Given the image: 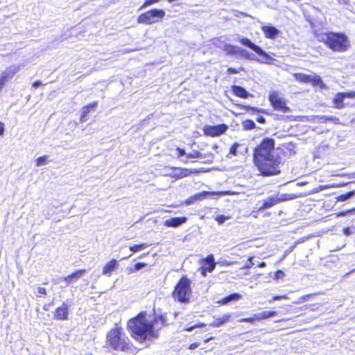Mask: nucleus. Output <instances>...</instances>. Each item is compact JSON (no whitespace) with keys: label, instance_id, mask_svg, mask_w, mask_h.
<instances>
[{"label":"nucleus","instance_id":"f257e3e1","mask_svg":"<svg viewBox=\"0 0 355 355\" xmlns=\"http://www.w3.org/2000/svg\"><path fill=\"white\" fill-rule=\"evenodd\" d=\"M252 162L263 177L278 175L283 164L281 155L275 152V141L266 137L257 144L252 150Z\"/></svg>","mask_w":355,"mask_h":355},{"label":"nucleus","instance_id":"f03ea898","mask_svg":"<svg viewBox=\"0 0 355 355\" xmlns=\"http://www.w3.org/2000/svg\"><path fill=\"white\" fill-rule=\"evenodd\" d=\"M168 325L165 315H156L151 320H148L146 312L141 311L136 316L128 320L127 329L135 340L143 343L147 340L158 338L159 331Z\"/></svg>","mask_w":355,"mask_h":355},{"label":"nucleus","instance_id":"7ed1b4c3","mask_svg":"<svg viewBox=\"0 0 355 355\" xmlns=\"http://www.w3.org/2000/svg\"><path fill=\"white\" fill-rule=\"evenodd\" d=\"M105 347L110 351L122 352L125 354L135 355L139 349L137 348L123 327L116 324L106 334Z\"/></svg>","mask_w":355,"mask_h":355},{"label":"nucleus","instance_id":"20e7f679","mask_svg":"<svg viewBox=\"0 0 355 355\" xmlns=\"http://www.w3.org/2000/svg\"><path fill=\"white\" fill-rule=\"evenodd\" d=\"M320 40L327 48L334 52H345L351 46L348 37L342 32L328 31Z\"/></svg>","mask_w":355,"mask_h":355},{"label":"nucleus","instance_id":"39448f33","mask_svg":"<svg viewBox=\"0 0 355 355\" xmlns=\"http://www.w3.org/2000/svg\"><path fill=\"white\" fill-rule=\"evenodd\" d=\"M175 301L187 304L192 295L191 280L185 275H182L171 293Z\"/></svg>","mask_w":355,"mask_h":355},{"label":"nucleus","instance_id":"423d86ee","mask_svg":"<svg viewBox=\"0 0 355 355\" xmlns=\"http://www.w3.org/2000/svg\"><path fill=\"white\" fill-rule=\"evenodd\" d=\"M165 17L162 9L153 8L140 14L137 19L138 24L151 25L161 21Z\"/></svg>","mask_w":355,"mask_h":355},{"label":"nucleus","instance_id":"0eeeda50","mask_svg":"<svg viewBox=\"0 0 355 355\" xmlns=\"http://www.w3.org/2000/svg\"><path fill=\"white\" fill-rule=\"evenodd\" d=\"M293 77L300 83H310L313 87H318L320 89H326L327 88L322 78L317 74L309 75L304 73H293Z\"/></svg>","mask_w":355,"mask_h":355},{"label":"nucleus","instance_id":"6e6552de","mask_svg":"<svg viewBox=\"0 0 355 355\" xmlns=\"http://www.w3.org/2000/svg\"><path fill=\"white\" fill-rule=\"evenodd\" d=\"M268 98L274 110L283 113H288L291 112V109L287 105L286 100L282 97L278 92H270Z\"/></svg>","mask_w":355,"mask_h":355},{"label":"nucleus","instance_id":"1a4fd4ad","mask_svg":"<svg viewBox=\"0 0 355 355\" xmlns=\"http://www.w3.org/2000/svg\"><path fill=\"white\" fill-rule=\"evenodd\" d=\"M239 42L242 45L250 49L256 54L261 58V62L265 64H271L274 59L265 51H263L260 46L253 43L248 37H240Z\"/></svg>","mask_w":355,"mask_h":355},{"label":"nucleus","instance_id":"9d476101","mask_svg":"<svg viewBox=\"0 0 355 355\" xmlns=\"http://www.w3.org/2000/svg\"><path fill=\"white\" fill-rule=\"evenodd\" d=\"M297 196L293 194L283 193L281 195H275L269 196L265 200H263L262 205L259 208V210H263L270 208L282 202L293 200Z\"/></svg>","mask_w":355,"mask_h":355},{"label":"nucleus","instance_id":"9b49d317","mask_svg":"<svg viewBox=\"0 0 355 355\" xmlns=\"http://www.w3.org/2000/svg\"><path fill=\"white\" fill-rule=\"evenodd\" d=\"M228 128L229 127L227 124L221 123L216 125H205L202 128V131L205 136L216 137L225 133Z\"/></svg>","mask_w":355,"mask_h":355},{"label":"nucleus","instance_id":"f8f14e48","mask_svg":"<svg viewBox=\"0 0 355 355\" xmlns=\"http://www.w3.org/2000/svg\"><path fill=\"white\" fill-rule=\"evenodd\" d=\"M345 98H355V91L337 93L332 101L334 107L337 109L344 108L347 106L344 103Z\"/></svg>","mask_w":355,"mask_h":355},{"label":"nucleus","instance_id":"ddd939ff","mask_svg":"<svg viewBox=\"0 0 355 355\" xmlns=\"http://www.w3.org/2000/svg\"><path fill=\"white\" fill-rule=\"evenodd\" d=\"M200 264L198 271L203 277H205L207 272H212L216 267L214 256L209 254L207 257L201 259Z\"/></svg>","mask_w":355,"mask_h":355},{"label":"nucleus","instance_id":"4468645a","mask_svg":"<svg viewBox=\"0 0 355 355\" xmlns=\"http://www.w3.org/2000/svg\"><path fill=\"white\" fill-rule=\"evenodd\" d=\"M19 71V65H12L7 67L0 75V87L2 89L6 83L11 79Z\"/></svg>","mask_w":355,"mask_h":355},{"label":"nucleus","instance_id":"2eb2a0df","mask_svg":"<svg viewBox=\"0 0 355 355\" xmlns=\"http://www.w3.org/2000/svg\"><path fill=\"white\" fill-rule=\"evenodd\" d=\"M69 306L67 303L63 302L55 309L53 315L55 320L64 321L69 319Z\"/></svg>","mask_w":355,"mask_h":355},{"label":"nucleus","instance_id":"dca6fc26","mask_svg":"<svg viewBox=\"0 0 355 355\" xmlns=\"http://www.w3.org/2000/svg\"><path fill=\"white\" fill-rule=\"evenodd\" d=\"M191 169L181 168V167H172L169 176L176 180L187 177L193 173Z\"/></svg>","mask_w":355,"mask_h":355},{"label":"nucleus","instance_id":"f3484780","mask_svg":"<svg viewBox=\"0 0 355 355\" xmlns=\"http://www.w3.org/2000/svg\"><path fill=\"white\" fill-rule=\"evenodd\" d=\"M223 50L225 53L228 55H234L236 54H240L245 58H249V53L247 51L244 49H239V48L236 46L226 44L224 45Z\"/></svg>","mask_w":355,"mask_h":355},{"label":"nucleus","instance_id":"a211bd4d","mask_svg":"<svg viewBox=\"0 0 355 355\" xmlns=\"http://www.w3.org/2000/svg\"><path fill=\"white\" fill-rule=\"evenodd\" d=\"M261 29L264 36L270 40L275 39L280 33V31L277 28L271 25L262 26Z\"/></svg>","mask_w":355,"mask_h":355},{"label":"nucleus","instance_id":"6ab92c4d","mask_svg":"<svg viewBox=\"0 0 355 355\" xmlns=\"http://www.w3.org/2000/svg\"><path fill=\"white\" fill-rule=\"evenodd\" d=\"M86 269H78L71 273L70 275L63 277V280L67 284L76 282L79 278H80L85 272Z\"/></svg>","mask_w":355,"mask_h":355},{"label":"nucleus","instance_id":"aec40b11","mask_svg":"<svg viewBox=\"0 0 355 355\" xmlns=\"http://www.w3.org/2000/svg\"><path fill=\"white\" fill-rule=\"evenodd\" d=\"M98 105V102H92L82 107L81 115L80 117V122H85L87 119V115L90 112L94 111Z\"/></svg>","mask_w":355,"mask_h":355},{"label":"nucleus","instance_id":"412c9836","mask_svg":"<svg viewBox=\"0 0 355 355\" xmlns=\"http://www.w3.org/2000/svg\"><path fill=\"white\" fill-rule=\"evenodd\" d=\"M187 218L185 216L182 217H173L166 220L164 222V225L166 227H177L187 221Z\"/></svg>","mask_w":355,"mask_h":355},{"label":"nucleus","instance_id":"4be33fe9","mask_svg":"<svg viewBox=\"0 0 355 355\" xmlns=\"http://www.w3.org/2000/svg\"><path fill=\"white\" fill-rule=\"evenodd\" d=\"M227 191H203L201 192H199L198 193H196L193 195L194 199L196 200V201L202 200L207 197L213 196L215 195H226L227 194Z\"/></svg>","mask_w":355,"mask_h":355},{"label":"nucleus","instance_id":"5701e85b","mask_svg":"<svg viewBox=\"0 0 355 355\" xmlns=\"http://www.w3.org/2000/svg\"><path fill=\"white\" fill-rule=\"evenodd\" d=\"M118 266V261L114 259H112L104 265L102 272L105 275L110 276Z\"/></svg>","mask_w":355,"mask_h":355},{"label":"nucleus","instance_id":"b1692460","mask_svg":"<svg viewBox=\"0 0 355 355\" xmlns=\"http://www.w3.org/2000/svg\"><path fill=\"white\" fill-rule=\"evenodd\" d=\"M232 91L234 96L241 98H248L252 95L243 87L239 85H232L231 87Z\"/></svg>","mask_w":355,"mask_h":355},{"label":"nucleus","instance_id":"393cba45","mask_svg":"<svg viewBox=\"0 0 355 355\" xmlns=\"http://www.w3.org/2000/svg\"><path fill=\"white\" fill-rule=\"evenodd\" d=\"M231 318V314H225L220 317L216 318L211 323L209 324V326L212 327H218L229 322Z\"/></svg>","mask_w":355,"mask_h":355},{"label":"nucleus","instance_id":"a878e982","mask_svg":"<svg viewBox=\"0 0 355 355\" xmlns=\"http://www.w3.org/2000/svg\"><path fill=\"white\" fill-rule=\"evenodd\" d=\"M241 298V295L237 293L230 294L225 296L218 301V303L220 305H225L232 300H239Z\"/></svg>","mask_w":355,"mask_h":355},{"label":"nucleus","instance_id":"bb28decb","mask_svg":"<svg viewBox=\"0 0 355 355\" xmlns=\"http://www.w3.org/2000/svg\"><path fill=\"white\" fill-rule=\"evenodd\" d=\"M256 315L257 318V321H261L276 316L277 315V311H264L261 313H256Z\"/></svg>","mask_w":355,"mask_h":355},{"label":"nucleus","instance_id":"cd10ccee","mask_svg":"<svg viewBox=\"0 0 355 355\" xmlns=\"http://www.w3.org/2000/svg\"><path fill=\"white\" fill-rule=\"evenodd\" d=\"M237 107L241 110H244L245 111H251L254 113H263V114H268L266 110L263 109H259L255 107H252L248 105H243V104H238Z\"/></svg>","mask_w":355,"mask_h":355},{"label":"nucleus","instance_id":"c85d7f7f","mask_svg":"<svg viewBox=\"0 0 355 355\" xmlns=\"http://www.w3.org/2000/svg\"><path fill=\"white\" fill-rule=\"evenodd\" d=\"M242 127L245 130H250L254 129L256 125L252 119H245L242 122Z\"/></svg>","mask_w":355,"mask_h":355},{"label":"nucleus","instance_id":"c756f323","mask_svg":"<svg viewBox=\"0 0 355 355\" xmlns=\"http://www.w3.org/2000/svg\"><path fill=\"white\" fill-rule=\"evenodd\" d=\"M148 245H149L146 243H140V244H135V245H132L130 246L129 249L133 253H135V252H137L140 250H142L146 248L147 247H148Z\"/></svg>","mask_w":355,"mask_h":355},{"label":"nucleus","instance_id":"7c9ffc66","mask_svg":"<svg viewBox=\"0 0 355 355\" xmlns=\"http://www.w3.org/2000/svg\"><path fill=\"white\" fill-rule=\"evenodd\" d=\"M355 194V191H349L347 193L340 194L337 197L338 201H345Z\"/></svg>","mask_w":355,"mask_h":355},{"label":"nucleus","instance_id":"2f4dec72","mask_svg":"<svg viewBox=\"0 0 355 355\" xmlns=\"http://www.w3.org/2000/svg\"><path fill=\"white\" fill-rule=\"evenodd\" d=\"M48 157L46 155H43L37 157L35 159V165L37 166H40L44 164H46L48 162Z\"/></svg>","mask_w":355,"mask_h":355},{"label":"nucleus","instance_id":"473e14b6","mask_svg":"<svg viewBox=\"0 0 355 355\" xmlns=\"http://www.w3.org/2000/svg\"><path fill=\"white\" fill-rule=\"evenodd\" d=\"M230 218V216H225V215H217L215 216L214 218V220L216 221H217V223L219 224V225H221L223 224L226 220H228Z\"/></svg>","mask_w":355,"mask_h":355},{"label":"nucleus","instance_id":"72a5a7b5","mask_svg":"<svg viewBox=\"0 0 355 355\" xmlns=\"http://www.w3.org/2000/svg\"><path fill=\"white\" fill-rule=\"evenodd\" d=\"M146 266V263H144V262H138L137 263H135L133 266V268H130L129 269V272H134L137 270H139V269H141V268L144 267Z\"/></svg>","mask_w":355,"mask_h":355},{"label":"nucleus","instance_id":"f704fd0d","mask_svg":"<svg viewBox=\"0 0 355 355\" xmlns=\"http://www.w3.org/2000/svg\"><path fill=\"white\" fill-rule=\"evenodd\" d=\"M240 322H250L253 323L255 321H257V318L256 313L253 315L252 317H248V318H241L239 320Z\"/></svg>","mask_w":355,"mask_h":355},{"label":"nucleus","instance_id":"c9c22d12","mask_svg":"<svg viewBox=\"0 0 355 355\" xmlns=\"http://www.w3.org/2000/svg\"><path fill=\"white\" fill-rule=\"evenodd\" d=\"M239 146L238 143H234L230 148L229 155H237V148Z\"/></svg>","mask_w":355,"mask_h":355},{"label":"nucleus","instance_id":"e433bc0d","mask_svg":"<svg viewBox=\"0 0 355 355\" xmlns=\"http://www.w3.org/2000/svg\"><path fill=\"white\" fill-rule=\"evenodd\" d=\"M205 324L203 323V322H199V323H197V324H193V325H191V326H187L184 330V331H192L193 329L195 328H197V327H205Z\"/></svg>","mask_w":355,"mask_h":355},{"label":"nucleus","instance_id":"4c0bfd02","mask_svg":"<svg viewBox=\"0 0 355 355\" xmlns=\"http://www.w3.org/2000/svg\"><path fill=\"white\" fill-rule=\"evenodd\" d=\"M160 0H145L143 4L141 6L140 9H144L150 5L155 4L159 2Z\"/></svg>","mask_w":355,"mask_h":355},{"label":"nucleus","instance_id":"58836bf2","mask_svg":"<svg viewBox=\"0 0 355 355\" xmlns=\"http://www.w3.org/2000/svg\"><path fill=\"white\" fill-rule=\"evenodd\" d=\"M187 159L200 158V157H202V155L199 151L194 150L192 153L187 154Z\"/></svg>","mask_w":355,"mask_h":355},{"label":"nucleus","instance_id":"ea45409f","mask_svg":"<svg viewBox=\"0 0 355 355\" xmlns=\"http://www.w3.org/2000/svg\"><path fill=\"white\" fill-rule=\"evenodd\" d=\"M244 71V69L243 67H239L238 69H236V68H233V67H229L227 69V73L228 74H236V73H240L241 71Z\"/></svg>","mask_w":355,"mask_h":355},{"label":"nucleus","instance_id":"a19ab883","mask_svg":"<svg viewBox=\"0 0 355 355\" xmlns=\"http://www.w3.org/2000/svg\"><path fill=\"white\" fill-rule=\"evenodd\" d=\"M286 299H288L287 295H274L272 297L271 300H270L269 302H271L276 301V300H286Z\"/></svg>","mask_w":355,"mask_h":355},{"label":"nucleus","instance_id":"79ce46f5","mask_svg":"<svg viewBox=\"0 0 355 355\" xmlns=\"http://www.w3.org/2000/svg\"><path fill=\"white\" fill-rule=\"evenodd\" d=\"M37 296L38 297H43L46 296L47 294L46 289L44 287H38L37 288Z\"/></svg>","mask_w":355,"mask_h":355},{"label":"nucleus","instance_id":"37998d69","mask_svg":"<svg viewBox=\"0 0 355 355\" xmlns=\"http://www.w3.org/2000/svg\"><path fill=\"white\" fill-rule=\"evenodd\" d=\"M285 276V274L284 272L281 270H277L275 272V275H274V278L275 279H282L284 278Z\"/></svg>","mask_w":355,"mask_h":355},{"label":"nucleus","instance_id":"c03bdc74","mask_svg":"<svg viewBox=\"0 0 355 355\" xmlns=\"http://www.w3.org/2000/svg\"><path fill=\"white\" fill-rule=\"evenodd\" d=\"M318 293H310V294H306V295H302L301 297H300V300L302 301V302H305V301H307L309 300L311 297H312L313 296H315V295H317Z\"/></svg>","mask_w":355,"mask_h":355},{"label":"nucleus","instance_id":"a18cd8bd","mask_svg":"<svg viewBox=\"0 0 355 355\" xmlns=\"http://www.w3.org/2000/svg\"><path fill=\"white\" fill-rule=\"evenodd\" d=\"M355 210V208H353V209H347V210H345V211H341L338 213L336 214V216H344L348 214H350L352 213L353 211Z\"/></svg>","mask_w":355,"mask_h":355},{"label":"nucleus","instance_id":"49530a36","mask_svg":"<svg viewBox=\"0 0 355 355\" xmlns=\"http://www.w3.org/2000/svg\"><path fill=\"white\" fill-rule=\"evenodd\" d=\"M175 150L177 152V157H182V156L186 155V153H185L184 150L181 148H179V147L176 148Z\"/></svg>","mask_w":355,"mask_h":355},{"label":"nucleus","instance_id":"de8ad7c7","mask_svg":"<svg viewBox=\"0 0 355 355\" xmlns=\"http://www.w3.org/2000/svg\"><path fill=\"white\" fill-rule=\"evenodd\" d=\"M343 232L346 236H349L350 234H352L351 229L349 227L343 228Z\"/></svg>","mask_w":355,"mask_h":355},{"label":"nucleus","instance_id":"09e8293b","mask_svg":"<svg viewBox=\"0 0 355 355\" xmlns=\"http://www.w3.org/2000/svg\"><path fill=\"white\" fill-rule=\"evenodd\" d=\"M248 263L245 264V268H250L253 265L252 263V257H250L248 259Z\"/></svg>","mask_w":355,"mask_h":355},{"label":"nucleus","instance_id":"8fccbe9b","mask_svg":"<svg viewBox=\"0 0 355 355\" xmlns=\"http://www.w3.org/2000/svg\"><path fill=\"white\" fill-rule=\"evenodd\" d=\"M196 202V200L194 199L193 198V195L190 196L189 198L187 199L186 200V203L189 205V204H191V203H194Z\"/></svg>","mask_w":355,"mask_h":355},{"label":"nucleus","instance_id":"3c124183","mask_svg":"<svg viewBox=\"0 0 355 355\" xmlns=\"http://www.w3.org/2000/svg\"><path fill=\"white\" fill-rule=\"evenodd\" d=\"M257 121L259 123H266V119L263 116H259L257 118Z\"/></svg>","mask_w":355,"mask_h":355},{"label":"nucleus","instance_id":"603ef678","mask_svg":"<svg viewBox=\"0 0 355 355\" xmlns=\"http://www.w3.org/2000/svg\"><path fill=\"white\" fill-rule=\"evenodd\" d=\"M199 345H200L199 343H193L190 344L189 348L190 349H194L197 348Z\"/></svg>","mask_w":355,"mask_h":355},{"label":"nucleus","instance_id":"864d4df0","mask_svg":"<svg viewBox=\"0 0 355 355\" xmlns=\"http://www.w3.org/2000/svg\"><path fill=\"white\" fill-rule=\"evenodd\" d=\"M4 132V123L0 121V136H2Z\"/></svg>","mask_w":355,"mask_h":355},{"label":"nucleus","instance_id":"5fc2aeb1","mask_svg":"<svg viewBox=\"0 0 355 355\" xmlns=\"http://www.w3.org/2000/svg\"><path fill=\"white\" fill-rule=\"evenodd\" d=\"M42 85L40 80H35L33 83L32 85L33 87L36 88Z\"/></svg>","mask_w":355,"mask_h":355},{"label":"nucleus","instance_id":"6e6d98bb","mask_svg":"<svg viewBox=\"0 0 355 355\" xmlns=\"http://www.w3.org/2000/svg\"><path fill=\"white\" fill-rule=\"evenodd\" d=\"M213 339H214V337H209V338H205V339L204 340V343H208L209 341H210V340H213Z\"/></svg>","mask_w":355,"mask_h":355},{"label":"nucleus","instance_id":"4d7b16f0","mask_svg":"<svg viewBox=\"0 0 355 355\" xmlns=\"http://www.w3.org/2000/svg\"><path fill=\"white\" fill-rule=\"evenodd\" d=\"M266 266V263L264 262H261L259 264V267H264Z\"/></svg>","mask_w":355,"mask_h":355},{"label":"nucleus","instance_id":"13d9d810","mask_svg":"<svg viewBox=\"0 0 355 355\" xmlns=\"http://www.w3.org/2000/svg\"><path fill=\"white\" fill-rule=\"evenodd\" d=\"M44 309L47 310V306H44Z\"/></svg>","mask_w":355,"mask_h":355},{"label":"nucleus","instance_id":"bf43d9fd","mask_svg":"<svg viewBox=\"0 0 355 355\" xmlns=\"http://www.w3.org/2000/svg\"><path fill=\"white\" fill-rule=\"evenodd\" d=\"M44 309L47 310V306H44Z\"/></svg>","mask_w":355,"mask_h":355},{"label":"nucleus","instance_id":"052dcab7","mask_svg":"<svg viewBox=\"0 0 355 355\" xmlns=\"http://www.w3.org/2000/svg\"><path fill=\"white\" fill-rule=\"evenodd\" d=\"M2 89L0 87V91Z\"/></svg>","mask_w":355,"mask_h":355},{"label":"nucleus","instance_id":"680f3d73","mask_svg":"<svg viewBox=\"0 0 355 355\" xmlns=\"http://www.w3.org/2000/svg\"><path fill=\"white\" fill-rule=\"evenodd\" d=\"M354 176H355V172H354Z\"/></svg>","mask_w":355,"mask_h":355}]
</instances>
